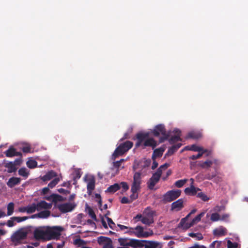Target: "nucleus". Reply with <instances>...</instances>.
Returning <instances> with one entry per match:
<instances>
[{"instance_id":"1","label":"nucleus","mask_w":248,"mask_h":248,"mask_svg":"<svg viewBox=\"0 0 248 248\" xmlns=\"http://www.w3.org/2000/svg\"><path fill=\"white\" fill-rule=\"evenodd\" d=\"M52 206V203H47L45 201H41L37 203H33L26 207H20L19 211L20 212H27L32 214L36 210L40 211L43 209H50Z\"/></svg>"},{"instance_id":"2","label":"nucleus","mask_w":248,"mask_h":248,"mask_svg":"<svg viewBox=\"0 0 248 248\" xmlns=\"http://www.w3.org/2000/svg\"><path fill=\"white\" fill-rule=\"evenodd\" d=\"M155 137H158L160 134L163 136L159 139V143H162L168 140L170 137V133L166 132V128L164 124H159L156 125L152 132Z\"/></svg>"},{"instance_id":"3","label":"nucleus","mask_w":248,"mask_h":248,"mask_svg":"<svg viewBox=\"0 0 248 248\" xmlns=\"http://www.w3.org/2000/svg\"><path fill=\"white\" fill-rule=\"evenodd\" d=\"M133 145V142L128 140L120 144L115 149L113 154V156L115 158L119 155H123L124 153L131 149Z\"/></svg>"},{"instance_id":"4","label":"nucleus","mask_w":248,"mask_h":248,"mask_svg":"<svg viewBox=\"0 0 248 248\" xmlns=\"http://www.w3.org/2000/svg\"><path fill=\"white\" fill-rule=\"evenodd\" d=\"M201 218H193L192 220L189 218H182L178 224L177 228L183 230H186L192 226L194 224L199 222Z\"/></svg>"},{"instance_id":"5","label":"nucleus","mask_w":248,"mask_h":248,"mask_svg":"<svg viewBox=\"0 0 248 248\" xmlns=\"http://www.w3.org/2000/svg\"><path fill=\"white\" fill-rule=\"evenodd\" d=\"M181 193V191L179 189L168 191L163 196L162 201L164 202H171L178 198Z\"/></svg>"},{"instance_id":"6","label":"nucleus","mask_w":248,"mask_h":248,"mask_svg":"<svg viewBox=\"0 0 248 248\" xmlns=\"http://www.w3.org/2000/svg\"><path fill=\"white\" fill-rule=\"evenodd\" d=\"M141 173L140 172H136L133 176V182L131 185V191L138 192L141 188Z\"/></svg>"},{"instance_id":"7","label":"nucleus","mask_w":248,"mask_h":248,"mask_svg":"<svg viewBox=\"0 0 248 248\" xmlns=\"http://www.w3.org/2000/svg\"><path fill=\"white\" fill-rule=\"evenodd\" d=\"M34 236L36 239H49L48 227H40L34 231Z\"/></svg>"},{"instance_id":"8","label":"nucleus","mask_w":248,"mask_h":248,"mask_svg":"<svg viewBox=\"0 0 248 248\" xmlns=\"http://www.w3.org/2000/svg\"><path fill=\"white\" fill-rule=\"evenodd\" d=\"M77 205L74 202H69L59 204L57 205V208L62 213H66L72 211Z\"/></svg>"},{"instance_id":"9","label":"nucleus","mask_w":248,"mask_h":248,"mask_svg":"<svg viewBox=\"0 0 248 248\" xmlns=\"http://www.w3.org/2000/svg\"><path fill=\"white\" fill-rule=\"evenodd\" d=\"M131 229L135 230V232H133V233L139 238H147L153 234L152 231L150 232H144L143 228L139 225L136 226L134 229Z\"/></svg>"},{"instance_id":"10","label":"nucleus","mask_w":248,"mask_h":248,"mask_svg":"<svg viewBox=\"0 0 248 248\" xmlns=\"http://www.w3.org/2000/svg\"><path fill=\"white\" fill-rule=\"evenodd\" d=\"M62 231L63 228L61 227H48L49 239L57 238L61 235V232Z\"/></svg>"},{"instance_id":"11","label":"nucleus","mask_w":248,"mask_h":248,"mask_svg":"<svg viewBox=\"0 0 248 248\" xmlns=\"http://www.w3.org/2000/svg\"><path fill=\"white\" fill-rule=\"evenodd\" d=\"M144 242H146V240L131 239H129L128 242V246L132 247L134 248H142L143 247Z\"/></svg>"},{"instance_id":"12","label":"nucleus","mask_w":248,"mask_h":248,"mask_svg":"<svg viewBox=\"0 0 248 248\" xmlns=\"http://www.w3.org/2000/svg\"><path fill=\"white\" fill-rule=\"evenodd\" d=\"M155 212L150 207H147L143 212V215L137 214L135 217H154L156 216Z\"/></svg>"},{"instance_id":"13","label":"nucleus","mask_w":248,"mask_h":248,"mask_svg":"<svg viewBox=\"0 0 248 248\" xmlns=\"http://www.w3.org/2000/svg\"><path fill=\"white\" fill-rule=\"evenodd\" d=\"M45 199L49 201L57 203L58 202H63L65 199L63 198L62 196L57 194H52L49 196L46 197Z\"/></svg>"},{"instance_id":"14","label":"nucleus","mask_w":248,"mask_h":248,"mask_svg":"<svg viewBox=\"0 0 248 248\" xmlns=\"http://www.w3.org/2000/svg\"><path fill=\"white\" fill-rule=\"evenodd\" d=\"M173 132L175 135L172 136L169 140L170 144H172L178 141H182L180 138L181 131L178 129H175Z\"/></svg>"},{"instance_id":"15","label":"nucleus","mask_w":248,"mask_h":248,"mask_svg":"<svg viewBox=\"0 0 248 248\" xmlns=\"http://www.w3.org/2000/svg\"><path fill=\"white\" fill-rule=\"evenodd\" d=\"M27 236L26 232L23 231H19L16 232L12 236V240L13 241H19L21 240L24 239Z\"/></svg>"},{"instance_id":"16","label":"nucleus","mask_w":248,"mask_h":248,"mask_svg":"<svg viewBox=\"0 0 248 248\" xmlns=\"http://www.w3.org/2000/svg\"><path fill=\"white\" fill-rule=\"evenodd\" d=\"M160 177L156 175V174H153L148 183V187L150 189H153L155 186L158 182Z\"/></svg>"},{"instance_id":"17","label":"nucleus","mask_w":248,"mask_h":248,"mask_svg":"<svg viewBox=\"0 0 248 248\" xmlns=\"http://www.w3.org/2000/svg\"><path fill=\"white\" fill-rule=\"evenodd\" d=\"M145 248H162V244L154 241H147L144 242V246Z\"/></svg>"},{"instance_id":"18","label":"nucleus","mask_w":248,"mask_h":248,"mask_svg":"<svg viewBox=\"0 0 248 248\" xmlns=\"http://www.w3.org/2000/svg\"><path fill=\"white\" fill-rule=\"evenodd\" d=\"M224 209L225 207L224 206L217 205L215 206L213 209L214 212L212 213L211 214L207 213L206 217H220V215L217 212L224 210Z\"/></svg>"},{"instance_id":"19","label":"nucleus","mask_w":248,"mask_h":248,"mask_svg":"<svg viewBox=\"0 0 248 248\" xmlns=\"http://www.w3.org/2000/svg\"><path fill=\"white\" fill-rule=\"evenodd\" d=\"M183 207V200L182 199H180L177 201L172 203L171 208L172 210L179 211Z\"/></svg>"},{"instance_id":"20","label":"nucleus","mask_w":248,"mask_h":248,"mask_svg":"<svg viewBox=\"0 0 248 248\" xmlns=\"http://www.w3.org/2000/svg\"><path fill=\"white\" fill-rule=\"evenodd\" d=\"M200 190L199 188H196L193 185H191L190 187L186 188L184 192L186 195L194 196L196 195L198 191Z\"/></svg>"},{"instance_id":"21","label":"nucleus","mask_w":248,"mask_h":248,"mask_svg":"<svg viewBox=\"0 0 248 248\" xmlns=\"http://www.w3.org/2000/svg\"><path fill=\"white\" fill-rule=\"evenodd\" d=\"M227 233V229L222 227L220 226L217 228H216L213 231V234L215 236H224Z\"/></svg>"},{"instance_id":"22","label":"nucleus","mask_w":248,"mask_h":248,"mask_svg":"<svg viewBox=\"0 0 248 248\" xmlns=\"http://www.w3.org/2000/svg\"><path fill=\"white\" fill-rule=\"evenodd\" d=\"M21 181V179L18 177H13L10 178L7 184L9 187H13L19 184Z\"/></svg>"},{"instance_id":"23","label":"nucleus","mask_w":248,"mask_h":248,"mask_svg":"<svg viewBox=\"0 0 248 248\" xmlns=\"http://www.w3.org/2000/svg\"><path fill=\"white\" fill-rule=\"evenodd\" d=\"M57 176V173L53 170L48 171L45 175L42 177L41 179L44 182L49 181Z\"/></svg>"},{"instance_id":"24","label":"nucleus","mask_w":248,"mask_h":248,"mask_svg":"<svg viewBox=\"0 0 248 248\" xmlns=\"http://www.w3.org/2000/svg\"><path fill=\"white\" fill-rule=\"evenodd\" d=\"M157 145V142L153 138L148 139L145 140L143 143L144 146L151 147L152 149H154Z\"/></svg>"},{"instance_id":"25","label":"nucleus","mask_w":248,"mask_h":248,"mask_svg":"<svg viewBox=\"0 0 248 248\" xmlns=\"http://www.w3.org/2000/svg\"><path fill=\"white\" fill-rule=\"evenodd\" d=\"M164 150L161 148L155 149L152 154V158L153 160H155L156 157L162 156Z\"/></svg>"},{"instance_id":"26","label":"nucleus","mask_w":248,"mask_h":248,"mask_svg":"<svg viewBox=\"0 0 248 248\" xmlns=\"http://www.w3.org/2000/svg\"><path fill=\"white\" fill-rule=\"evenodd\" d=\"M49 209H44L38 214L31 215L30 217H49L50 215V211Z\"/></svg>"},{"instance_id":"27","label":"nucleus","mask_w":248,"mask_h":248,"mask_svg":"<svg viewBox=\"0 0 248 248\" xmlns=\"http://www.w3.org/2000/svg\"><path fill=\"white\" fill-rule=\"evenodd\" d=\"M182 146L181 143H178L176 145H174L172 146L169 149L166 155H170L173 154L175 152H176L178 149L180 148Z\"/></svg>"},{"instance_id":"28","label":"nucleus","mask_w":248,"mask_h":248,"mask_svg":"<svg viewBox=\"0 0 248 248\" xmlns=\"http://www.w3.org/2000/svg\"><path fill=\"white\" fill-rule=\"evenodd\" d=\"M121 188V186L118 183H115L113 185L110 186L107 188L106 191L109 193H114L119 190Z\"/></svg>"},{"instance_id":"29","label":"nucleus","mask_w":248,"mask_h":248,"mask_svg":"<svg viewBox=\"0 0 248 248\" xmlns=\"http://www.w3.org/2000/svg\"><path fill=\"white\" fill-rule=\"evenodd\" d=\"M5 166L6 168H7V171L9 173L15 172L17 170V168H16L15 164H14V163H13V162H8L5 164Z\"/></svg>"},{"instance_id":"30","label":"nucleus","mask_w":248,"mask_h":248,"mask_svg":"<svg viewBox=\"0 0 248 248\" xmlns=\"http://www.w3.org/2000/svg\"><path fill=\"white\" fill-rule=\"evenodd\" d=\"M138 219L137 221H140L143 224L150 226L153 223L154 221L153 218H137Z\"/></svg>"},{"instance_id":"31","label":"nucleus","mask_w":248,"mask_h":248,"mask_svg":"<svg viewBox=\"0 0 248 248\" xmlns=\"http://www.w3.org/2000/svg\"><path fill=\"white\" fill-rule=\"evenodd\" d=\"M213 165L212 160H207L204 162H200L198 164V166L202 169H208Z\"/></svg>"},{"instance_id":"32","label":"nucleus","mask_w":248,"mask_h":248,"mask_svg":"<svg viewBox=\"0 0 248 248\" xmlns=\"http://www.w3.org/2000/svg\"><path fill=\"white\" fill-rule=\"evenodd\" d=\"M16 149L13 147L11 146L7 150H6L4 154L7 157H11L15 156Z\"/></svg>"},{"instance_id":"33","label":"nucleus","mask_w":248,"mask_h":248,"mask_svg":"<svg viewBox=\"0 0 248 248\" xmlns=\"http://www.w3.org/2000/svg\"><path fill=\"white\" fill-rule=\"evenodd\" d=\"M201 137V134L199 133H197L195 132H190L188 133L186 138L187 139H198Z\"/></svg>"},{"instance_id":"34","label":"nucleus","mask_w":248,"mask_h":248,"mask_svg":"<svg viewBox=\"0 0 248 248\" xmlns=\"http://www.w3.org/2000/svg\"><path fill=\"white\" fill-rule=\"evenodd\" d=\"M111 242V239L108 237H104L103 236H101L98 238L97 242L100 244H106L107 243H108V242Z\"/></svg>"},{"instance_id":"35","label":"nucleus","mask_w":248,"mask_h":248,"mask_svg":"<svg viewBox=\"0 0 248 248\" xmlns=\"http://www.w3.org/2000/svg\"><path fill=\"white\" fill-rule=\"evenodd\" d=\"M187 181V179H181L176 181L174 186L178 188L182 187Z\"/></svg>"},{"instance_id":"36","label":"nucleus","mask_w":248,"mask_h":248,"mask_svg":"<svg viewBox=\"0 0 248 248\" xmlns=\"http://www.w3.org/2000/svg\"><path fill=\"white\" fill-rule=\"evenodd\" d=\"M14 203L13 202H10L7 205V216H10L14 212Z\"/></svg>"},{"instance_id":"37","label":"nucleus","mask_w":248,"mask_h":248,"mask_svg":"<svg viewBox=\"0 0 248 248\" xmlns=\"http://www.w3.org/2000/svg\"><path fill=\"white\" fill-rule=\"evenodd\" d=\"M18 174L19 175L26 178L28 177L29 173L27 171V169L25 168H21L18 170Z\"/></svg>"},{"instance_id":"38","label":"nucleus","mask_w":248,"mask_h":248,"mask_svg":"<svg viewBox=\"0 0 248 248\" xmlns=\"http://www.w3.org/2000/svg\"><path fill=\"white\" fill-rule=\"evenodd\" d=\"M26 218H14V220H9L7 222V225L9 227H12L15 225L14 223V221L19 222L24 220Z\"/></svg>"},{"instance_id":"39","label":"nucleus","mask_w":248,"mask_h":248,"mask_svg":"<svg viewBox=\"0 0 248 248\" xmlns=\"http://www.w3.org/2000/svg\"><path fill=\"white\" fill-rule=\"evenodd\" d=\"M37 163L35 160H30L27 161V166L30 169H33L36 167Z\"/></svg>"},{"instance_id":"40","label":"nucleus","mask_w":248,"mask_h":248,"mask_svg":"<svg viewBox=\"0 0 248 248\" xmlns=\"http://www.w3.org/2000/svg\"><path fill=\"white\" fill-rule=\"evenodd\" d=\"M148 137L147 134L144 133H138L136 135L137 140H140V141H143L145 139Z\"/></svg>"},{"instance_id":"41","label":"nucleus","mask_w":248,"mask_h":248,"mask_svg":"<svg viewBox=\"0 0 248 248\" xmlns=\"http://www.w3.org/2000/svg\"><path fill=\"white\" fill-rule=\"evenodd\" d=\"M118 240L121 246H128L129 239L128 238H119Z\"/></svg>"},{"instance_id":"42","label":"nucleus","mask_w":248,"mask_h":248,"mask_svg":"<svg viewBox=\"0 0 248 248\" xmlns=\"http://www.w3.org/2000/svg\"><path fill=\"white\" fill-rule=\"evenodd\" d=\"M85 211L88 213L90 217H93V209L89 206L87 203L85 204Z\"/></svg>"},{"instance_id":"43","label":"nucleus","mask_w":248,"mask_h":248,"mask_svg":"<svg viewBox=\"0 0 248 248\" xmlns=\"http://www.w3.org/2000/svg\"><path fill=\"white\" fill-rule=\"evenodd\" d=\"M188 235L191 237H196L198 240H201L203 239L202 235L201 233H193L190 232L188 234Z\"/></svg>"},{"instance_id":"44","label":"nucleus","mask_w":248,"mask_h":248,"mask_svg":"<svg viewBox=\"0 0 248 248\" xmlns=\"http://www.w3.org/2000/svg\"><path fill=\"white\" fill-rule=\"evenodd\" d=\"M221 245V241H214L209 246V248H220Z\"/></svg>"},{"instance_id":"45","label":"nucleus","mask_w":248,"mask_h":248,"mask_svg":"<svg viewBox=\"0 0 248 248\" xmlns=\"http://www.w3.org/2000/svg\"><path fill=\"white\" fill-rule=\"evenodd\" d=\"M227 248H240L239 245L237 243H233L230 240L227 241Z\"/></svg>"},{"instance_id":"46","label":"nucleus","mask_w":248,"mask_h":248,"mask_svg":"<svg viewBox=\"0 0 248 248\" xmlns=\"http://www.w3.org/2000/svg\"><path fill=\"white\" fill-rule=\"evenodd\" d=\"M74 244L79 247L83 246L85 245V242L80 238H76L74 241Z\"/></svg>"},{"instance_id":"47","label":"nucleus","mask_w":248,"mask_h":248,"mask_svg":"<svg viewBox=\"0 0 248 248\" xmlns=\"http://www.w3.org/2000/svg\"><path fill=\"white\" fill-rule=\"evenodd\" d=\"M197 197L204 202L208 201L209 198L203 192H200L197 194Z\"/></svg>"},{"instance_id":"48","label":"nucleus","mask_w":248,"mask_h":248,"mask_svg":"<svg viewBox=\"0 0 248 248\" xmlns=\"http://www.w3.org/2000/svg\"><path fill=\"white\" fill-rule=\"evenodd\" d=\"M59 181V178H55L48 184V186L51 188L54 187L58 183Z\"/></svg>"},{"instance_id":"49","label":"nucleus","mask_w":248,"mask_h":248,"mask_svg":"<svg viewBox=\"0 0 248 248\" xmlns=\"http://www.w3.org/2000/svg\"><path fill=\"white\" fill-rule=\"evenodd\" d=\"M87 189L89 192V194H90L93 190V179H91L88 184Z\"/></svg>"},{"instance_id":"50","label":"nucleus","mask_w":248,"mask_h":248,"mask_svg":"<svg viewBox=\"0 0 248 248\" xmlns=\"http://www.w3.org/2000/svg\"><path fill=\"white\" fill-rule=\"evenodd\" d=\"M95 198L97 199L96 201L98 202L100 210L102 211V208H101L102 201L100 195L97 193L95 194Z\"/></svg>"},{"instance_id":"51","label":"nucleus","mask_w":248,"mask_h":248,"mask_svg":"<svg viewBox=\"0 0 248 248\" xmlns=\"http://www.w3.org/2000/svg\"><path fill=\"white\" fill-rule=\"evenodd\" d=\"M198 146H197L196 145L193 144L191 146H186L185 147V148L187 150H190L194 152H197V151L199 150V149H198Z\"/></svg>"},{"instance_id":"52","label":"nucleus","mask_w":248,"mask_h":248,"mask_svg":"<svg viewBox=\"0 0 248 248\" xmlns=\"http://www.w3.org/2000/svg\"><path fill=\"white\" fill-rule=\"evenodd\" d=\"M113 167L115 169H117V172H119V169L121 167L122 169H123L124 168V166L121 167L122 164L120 163L118 161H117L116 162H113Z\"/></svg>"},{"instance_id":"53","label":"nucleus","mask_w":248,"mask_h":248,"mask_svg":"<svg viewBox=\"0 0 248 248\" xmlns=\"http://www.w3.org/2000/svg\"><path fill=\"white\" fill-rule=\"evenodd\" d=\"M216 174L215 173H207L205 176V179L207 180H212L214 178H216Z\"/></svg>"},{"instance_id":"54","label":"nucleus","mask_w":248,"mask_h":248,"mask_svg":"<svg viewBox=\"0 0 248 248\" xmlns=\"http://www.w3.org/2000/svg\"><path fill=\"white\" fill-rule=\"evenodd\" d=\"M132 194L130 196V201L132 202L133 201L137 199L138 198V192L131 191Z\"/></svg>"},{"instance_id":"55","label":"nucleus","mask_w":248,"mask_h":248,"mask_svg":"<svg viewBox=\"0 0 248 248\" xmlns=\"http://www.w3.org/2000/svg\"><path fill=\"white\" fill-rule=\"evenodd\" d=\"M203 155V153H199L197 155H192L189 157V159L195 160L201 158Z\"/></svg>"},{"instance_id":"56","label":"nucleus","mask_w":248,"mask_h":248,"mask_svg":"<svg viewBox=\"0 0 248 248\" xmlns=\"http://www.w3.org/2000/svg\"><path fill=\"white\" fill-rule=\"evenodd\" d=\"M22 150L24 153H31V148L29 145H26L22 148Z\"/></svg>"},{"instance_id":"57","label":"nucleus","mask_w":248,"mask_h":248,"mask_svg":"<svg viewBox=\"0 0 248 248\" xmlns=\"http://www.w3.org/2000/svg\"><path fill=\"white\" fill-rule=\"evenodd\" d=\"M119 185H120L121 187H122L124 191H126L129 188L128 185L126 182H121Z\"/></svg>"},{"instance_id":"58","label":"nucleus","mask_w":248,"mask_h":248,"mask_svg":"<svg viewBox=\"0 0 248 248\" xmlns=\"http://www.w3.org/2000/svg\"><path fill=\"white\" fill-rule=\"evenodd\" d=\"M121 202L122 203L125 204L131 203L132 202L131 201H130V200H129V199L127 197H124L122 198Z\"/></svg>"},{"instance_id":"59","label":"nucleus","mask_w":248,"mask_h":248,"mask_svg":"<svg viewBox=\"0 0 248 248\" xmlns=\"http://www.w3.org/2000/svg\"><path fill=\"white\" fill-rule=\"evenodd\" d=\"M58 191L60 193H62V194H63L64 195H66L70 193V191L69 190L64 189L62 188L58 189Z\"/></svg>"},{"instance_id":"60","label":"nucleus","mask_w":248,"mask_h":248,"mask_svg":"<svg viewBox=\"0 0 248 248\" xmlns=\"http://www.w3.org/2000/svg\"><path fill=\"white\" fill-rule=\"evenodd\" d=\"M151 163V159H145V160L144 161V162H143L144 164L143 165V168H145L146 167H149Z\"/></svg>"},{"instance_id":"61","label":"nucleus","mask_w":248,"mask_h":248,"mask_svg":"<svg viewBox=\"0 0 248 248\" xmlns=\"http://www.w3.org/2000/svg\"><path fill=\"white\" fill-rule=\"evenodd\" d=\"M212 162H213V164H215L216 166L214 167V169L215 170H217V167L219 166L220 165V162L217 159H214L213 160H212Z\"/></svg>"},{"instance_id":"62","label":"nucleus","mask_w":248,"mask_h":248,"mask_svg":"<svg viewBox=\"0 0 248 248\" xmlns=\"http://www.w3.org/2000/svg\"><path fill=\"white\" fill-rule=\"evenodd\" d=\"M75 178L79 179L81 177V175L80 173V170H76L74 171V173Z\"/></svg>"},{"instance_id":"63","label":"nucleus","mask_w":248,"mask_h":248,"mask_svg":"<svg viewBox=\"0 0 248 248\" xmlns=\"http://www.w3.org/2000/svg\"><path fill=\"white\" fill-rule=\"evenodd\" d=\"M103 248H113L112 245V241H111V242L109 241L108 243L105 244Z\"/></svg>"},{"instance_id":"64","label":"nucleus","mask_w":248,"mask_h":248,"mask_svg":"<svg viewBox=\"0 0 248 248\" xmlns=\"http://www.w3.org/2000/svg\"><path fill=\"white\" fill-rule=\"evenodd\" d=\"M22 163V159L21 158H17L16 159L13 163L15 164V166H18L20 165Z\"/></svg>"}]
</instances>
